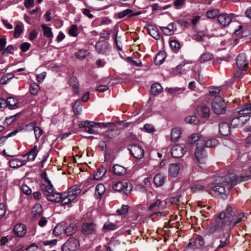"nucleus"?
Returning <instances> with one entry per match:
<instances>
[{
	"label": "nucleus",
	"instance_id": "774afa93",
	"mask_svg": "<svg viewBox=\"0 0 251 251\" xmlns=\"http://www.w3.org/2000/svg\"><path fill=\"white\" fill-rule=\"evenodd\" d=\"M30 44L27 42H25L21 45L20 49L23 52H25L29 50Z\"/></svg>",
	"mask_w": 251,
	"mask_h": 251
},
{
	"label": "nucleus",
	"instance_id": "9d476101",
	"mask_svg": "<svg viewBox=\"0 0 251 251\" xmlns=\"http://www.w3.org/2000/svg\"><path fill=\"white\" fill-rule=\"evenodd\" d=\"M97 226L93 222H85L83 224L81 231L83 234L89 235L96 231Z\"/></svg>",
	"mask_w": 251,
	"mask_h": 251
},
{
	"label": "nucleus",
	"instance_id": "09e8293b",
	"mask_svg": "<svg viewBox=\"0 0 251 251\" xmlns=\"http://www.w3.org/2000/svg\"><path fill=\"white\" fill-rule=\"evenodd\" d=\"M18 131H19L18 130H15L8 133L6 136L1 137L0 138V146L5 142L8 138L15 135L18 132Z\"/></svg>",
	"mask_w": 251,
	"mask_h": 251
},
{
	"label": "nucleus",
	"instance_id": "e2e57ef3",
	"mask_svg": "<svg viewBox=\"0 0 251 251\" xmlns=\"http://www.w3.org/2000/svg\"><path fill=\"white\" fill-rule=\"evenodd\" d=\"M220 91V90L218 87L211 88L209 90V93L211 96H214L215 97L219 96L218 94H219Z\"/></svg>",
	"mask_w": 251,
	"mask_h": 251
},
{
	"label": "nucleus",
	"instance_id": "6ab92c4d",
	"mask_svg": "<svg viewBox=\"0 0 251 251\" xmlns=\"http://www.w3.org/2000/svg\"><path fill=\"white\" fill-rule=\"evenodd\" d=\"M147 30L148 34L156 40L160 38L158 28L156 26L150 25L147 27Z\"/></svg>",
	"mask_w": 251,
	"mask_h": 251
},
{
	"label": "nucleus",
	"instance_id": "423d86ee",
	"mask_svg": "<svg viewBox=\"0 0 251 251\" xmlns=\"http://www.w3.org/2000/svg\"><path fill=\"white\" fill-rule=\"evenodd\" d=\"M226 105L221 96L214 97L212 102V110L217 115L223 114L226 110Z\"/></svg>",
	"mask_w": 251,
	"mask_h": 251
},
{
	"label": "nucleus",
	"instance_id": "6e6552de",
	"mask_svg": "<svg viewBox=\"0 0 251 251\" xmlns=\"http://www.w3.org/2000/svg\"><path fill=\"white\" fill-rule=\"evenodd\" d=\"M128 149L131 154L136 159H140L144 156L145 151L143 148L138 145L129 146Z\"/></svg>",
	"mask_w": 251,
	"mask_h": 251
},
{
	"label": "nucleus",
	"instance_id": "5701e85b",
	"mask_svg": "<svg viewBox=\"0 0 251 251\" xmlns=\"http://www.w3.org/2000/svg\"><path fill=\"white\" fill-rule=\"evenodd\" d=\"M179 170L180 167L177 163H172L169 166V174L172 177H176Z\"/></svg>",
	"mask_w": 251,
	"mask_h": 251
},
{
	"label": "nucleus",
	"instance_id": "bb28decb",
	"mask_svg": "<svg viewBox=\"0 0 251 251\" xmlns=\"http://www.w3.org/2000/svg\"><path fill=\"white\" fill-rule=\"evenodd\" d=\"M39 152L37 146L35 145L27 153V159L29 161H34Z\"/></svg>",
	"mask_w": 251,
	"mask_h": 251
},
{
	"label": "nucleus",
	"instance_id": "ddd939ff",
	"mask_svg": "<svg viewBox=\"0 0 251 251\" xmlns=\"http://www.w3.org/2000/svg\"><path fill=\"white\" fill-rule=\"evenodd\" d=\"M26 126L33 130L35 139L37 141H38L43 134V131L39 127L36 126V123L35 122H30L26 125Z\"/></svg>",
	"mask_w": 251,
	"mask_h": 251
},
{
	"label": "nucleus",
	"instance_id": "20e7f679",
	"mask_svg": "<svg viewBox=\"0 0 251 251\" xmlns=\"http://www.w3.org/2000/svg\"><path fill=\"white\" fill-rule=\"evenodd\" d=\"M80 185H74L68 189L67 192L63 193L62 205H66L75 200L77 196L80 194Z\"/></svg>",
	"mask_w": 251,
	"mask_h": 251
},
{
	"label": "nucleus",
	"instance_id": "b1692460",
	"mask_svg": "<svg viewBox=\"0 0 251 251\" xmlns=\"http://www.w3.org/2000/svg\"><path fill=\"white\" fill-rule=\"evenodd\" d=\"M65 227V222H62L57 224L53 230V233L55 236H59L64 233Z\"/></svg>",
	"mask_w": 251,
	"mask_h": 251
},
{
	"label": "nucleus",
	"instance_id": "4c0bfd02",
	"mask_svg": "<svg viewBox=\"0 0 251 251\" xmlns=\"http://www.w3.org/2000/svg\"><path fill=\"white\" fill-rule=\"evenodd\" d=\"M166 58V55L163 52L158 53L154 60V62L156 65H161L165 60Z\"/></svg>",
	"mask_w": 251,
	"mask_h": 251
},
{
	"label": "nucleus",
	"instance_id": "412c9836",
	"mask_svg": "<svg viewBox=\"0 0 251 251\" xmlns=\"http://www.w3.org/2000/svg\"><path fill=\"white\" fill-rule=\"evenodd\" d=\"M219 133L223 136H227L230 133L229 125L225 122H221L219 125Z\"/></svg>",
	"mask_w": 251,
	"mask_h": 251
},
{
	"label": "nucleus",
	"instance_id": "4be33fe9",
	"mask_svg": "<svg viewBox=\"0 0 251 251\" xmlns=\"http://www.w3.org/2000/svg\"><path fill=\"white\" fill-rule=\"evenodd\" d=\"M96 49L100 53H105L108 48V44L105 41H100L96 43Z\"/></svg>",
	"mask_w": 251,
	"mask_h": 251
},
{
	"label": "nucleus",
	"instance_id": "603ef678",
	"mask_svg": "<svg viewBox=\"0 0 251 251\" xmlns=\"http://www.w3.org/2000/svg\"><path fill=\"white\" fill-rule=\"evenodd\" d=\"M219 11L217 9H213L206 12V16L209 19H213L216 17Z\"/></svg>",
	"mask_w": 251,
	"mask_h": 251
},
{
	"label": "nucleus",
	"instance_id": "c85d7f7f",
	"mask_svg": "<svg viewBox=\"0 0 251 251\" xmlns=\"http://www.w3.org/2000/svg\"><path fill=\"white\" fill-rule=\"evenodd\" d=\"M68 84L72 87L74 94H76L78 92V83L77 79L75 77H71L68 81Z\"/></svg>",
	"mask_w": 251,
	"mask_h": 251
},
{
	"label": "nucleus",
	"instance_id": "1a4fd4ad",
	"mask_svg": "<svg viewBox=\"0 0 251 251\" xmlns=\"http://www.w3.org/2000/svg\"><path fill=\"white\" fill-rule=\"evenodd\" d=\"M79 246L77 240L74 238H70L62 247V251H75Z\"/></svg>",
	"mask_w": 251,
	"mask_h": 251
},
{
	"label": "nucleus",
	"instance_id": "f704fd0d",
	"mask_svg": "<svg viewBox=\"0 0 251 251\" xmlns=\"http://www.w3.org/2000/svg\"><path fill=\"white\" fill-rule=\"evenodd\" d=\"M106 170L103 167L99 168L97 172L94 175V179L99 180L105 174Z\"/></svg>",
	"mask_w": 251,
	"mask_h": 251
},
{
	"label": "nucleus",
	"instance_id": "39448f33",
	"mask_svg": "<svg viewBox=\"0 0 251 251\" xmlns=\"http://www.w3.org/2000/svg\"><path fill=\"white\" fill-rule=\"evenodd\" d=\"M109 123H96L94 122L86 121L84 124H79V127L83 128L84 130L89 134H97L99 133L97 126H106Z\"/></svg>",
	"mask_w": 251,
	"mask_h": 251
},
{
	"label": "nucleus",
	"instance_id": "8fccbe9b",
	"mask_svg": "<svg viewBox=\"0 0 251 251\" xmlns=\"http://www.w3.org/2000/svg\"><path fill=\"white\" fill-rule=\"evenodd\" d=\"M14 48L12 45L8 46L2 52V55L4 56H8L9 54H13Z\"/></svg>",
	"mask_w": 251,
	"mask_h": 251
},
{
	"label": "nucleus",
	"instance_id": "9b49d317",
	"mask_svg": "<svg viewBox=\"0 0 251 251\" xmlns=\"http://www.w3.org/2000/svg\"><path fill=\"white\" fill-rule=\"evenodd\" d=\"M186 152V148L184 145L181 144L174 146L171 150L172 155L175 158H180Z\"/></svg>",
	"mask_w": 251,
	"mask_h": 251
},
{
	"label": "nucleus",
	"instance_id": "f3484780",
	"mask_svg": "<svg viewBox=\"0 0 251 251\" xmlns=\"http://www.w3.org/2000/svg\"><path fill=\"white\" fill-rule=\"evenodd\" d=\"M77 230V227L74 223L67 224L65 222L64 233L67 236H72Z\"/></svg>",
	"mask_w": 251,
	"mask_h": 251
},
{
	"label": "nucleus",
	"instance_id": "473e14b6",
	"mask_svg": "<svg viewBox=\"0 0 251 251\" xmlns=\"http://www.w3.org/2000/svg\"><path fill=\"white\" fill-rule=\"evenodd\" d=\"M203 143V146L206 148H212L218 145V140L215 138H212L209 140H207L204 142L202 140Z\"/></svg>",
	"mask_w": 251,
	"mask_h": 251
},
{
	"label": "nucleus",
	"instance_id": "f257e3e1",
	"mask_svg": "<svg viewBox=\"0 0 251 251\" xmlns=\"http://www.w3.org/2000/svg\"><path fill=\"white\" fill-rule=\"evenodd\" d=\"M236 215L232 206L229 204L227 205L226 208L216 217L213 225L209 229V233L213 234L219 230L231 231L237 224L246 218L245 213H240L237 216L236 220L232 224Z\"/></svg>",
	"mask_w": 251,
	"mask_h": 251
},
{
	"label": "nucleus",
	"instance_id": "58836bf2",
	"mask_svg": "<svg viewBox=\"0 0 251 251\" xmlns=\"http://www.w3.org/2000/svg\"><path fill=\"white\" fill-rule=\"evenodd\" d=\"M200 141L202 142L200 135L198 133L192 134L188 139V142L190 144H193L196 141L199 142Z\"/></svg>",
	"mask_w": 251,
	"mask_h": 251
},
{
	"label": "nucleus",
	"instance_id": "49530a36",
	"mask_svg": "<svg viewBox=\"0 0 251 251\" xmlns=\"http://www.w3.org/2000/svg\"><path fill=\"white\" fill-rule=\"evenodd\" d=\"M212 58L213 55L212 54L210 53H204L201 55L200 58V61L201 63H203L210 60Z\"/></svg>",
	"mask_w": 251,
	"mask_h": 251
},
{
	"label": "nucleus",
	"instance_id": "f8f14e48",
	"mask_svg": "<svg viewBox=\"0 0 251 251\" xmlns=\"http://www.w3.org/2000/svg\"><path fill=\"white\" fill-rule=\"evenodd\" d=\"M236 64L240 69H244L248 64V60L247 59V56L244 53L239 54L236 58Z\"/></svg>",
	"mask_w": 251,
	"mask_h": 251
},
{
	"label": "nucleus",
	"instance_id": "338daca9",
	"mask_svg": "<svg viewBox=\"0 0 251 251\" xmlns=\"http://www.w3.org/2000/svg\"><path fill=\"white\" fill-rule=\"evenodd\" d=\"M23 192L26 195H29L31 193V190L26 184H23L21 187Z\"/></svg>",
	"mask_w": 251,
	"mask_h": 251
},
{
	"label": "nucleus",
	"instance_id": "2f4dec72",
	"mask_svg": "<svg viewBox=\"0 0 251 251\" xmlns=\"http://www.w3.org/2000/svg\"><path fill=\"white\" fill-rule=\"evenodd\" d=\"M163 88L159 83L152 84L151 88V93L153 95H157L162 92Z\"/></svg>",
	"mask_w": 251,
	"mask_h": 251
},
{
	"label": "nucleus",
	"instance_id": "de8ad7c7",
	"mask_svg": "<svg viewBox=\"0 0 251 251\" xmlns=\"http://www.w3.org/2000/svg\"><path fill=\"white\" fill-rule=\"evenodd\" d=\"M185 121L186 123L197 125L199 123V119L195 116H190L187 117Z\"/></svg>",
	"mask_w": 251,
	"mask_h": 251
},
{
	"label": "nucleus",
	"instance_id": "680f3d73",
	"mask_svg": "<svg viewBox=\"0 0 251 251\" xmlns=\"http://www.w3.org/2000/svg\"><path fill=\"white\" fill-rule=\"evenodd\" d=\"M170 45L171 48L176 51L178 50L180 48L179 43L176 40L171 41Z\"/></svg>",
	"mask_w": 251,
	"mask_h": 251
},
{
	"label": "nucleus",
	"instance_id": "ea45409f",
	"mask_svg": "<svg viewBox=\"0 0 251 251\" xmlns=\"http://www.w3.org/2000/svg\"><path fill=\"white\" fill-rule=\"evenodd\" d=\"M15 76L14 74L8 73L6 74L1 77L0 83L2 85H5L7 83L9 80Z\"/></svg>",
	"mask_w": 251,
	"mask_h": 251
},
{
	"label": "nucleus",
	"instance_id": "7c9ffc66",
	"mask_svg": "<svg viewBox=\"0 0 251 251\" xmlns=\"http://www.w3.org/2000/svg\"><path fill=\"white\" fill-rule=\"evenodd\" d=\"M181 133L180 128H175L173 129L171 132V140L173 142H176L180 138Z\"/></svg>",
	"mask_w": 251,
	"mask_h": 251
},
{
	"label": "nucleus",
	"instance_id": "a18cd8bd",
	"mask_svg": "<svg viewBox=\"0 0 251 251\" xmlns=\"http://www.w3.org/2000/svg\"><path fill=\"white\" fill-rule=\"evenodd\" d=\"M89 54L88 51L86 50H80L78 51L76 54L75 56L77 58L79 59H84Z\"/></svg>",
	"mask_w": 251,
	"mask_h": 251
},
{
	"label": "nucleus",
	"instance_id": "6e6d98bb",
	"mask_svg": "<svg viewBox=\"0 0 251 251\" xmlns=\"http://www.w3.org/2000/svg\"><path fill=\"white\" fill-rule=\"evenodd\" d=\"M70 35L73 37H76L78 35L77 27L75 25H73L71 26V28L69 31Z\"/></svg>",
	"mask_w": 251,
	"mask_h": 251
},
{
	"label": "nucleus",
	"instance_id": "5fc2aeb1",
	"mask_svg": "<svg viewBox=\"0 0 251 251\" xmlns=\"http://www.w3.org/2000/svg\"><path fill=\"white\" fill-rule=\"evenodd\" d=\"M160 29L166 35H171L174 33L173 29L169 27L160 26Z\"/></svg>",
	"mask_w": 251,
	"mask_h": 251
},
{
	"label": "nucleus",
	"instance_id": "72a5a7b5",
	"mask_svg": "<svg viewBox=\"0 0 251 251\" xmlns=\"http://www.w3.org/2000/svg\"><path fill=\"white\" fill-rule=\"evenodd\" d=\"M105 191V188L104 186L102 184H99L96 187L95 195L97 196L98 199L100 198L102 195L104 194Z\"/></svg>",
	"mask_w": 251,
	"mask_h": 251
},
{
	"label": "nucleus",
	"instance_id": "c9c22d12",
	"mask_svg": "<svg viewBox=\"0 0 251 251\" xmlns=\"http://www.w3.org/2000/svg\"><path fill=\"white\" fill-rule=\"evenodd\" d=\"M41 189L43 191L47 192L49 194L53 192V186L50 180H48L46 183L43 184Z\"/></svg>",
	"mask_w": 251,
	"mask_h": 251
},
{
	"label": "nucleus",
	"instance_id": "37998d69",
	"mask_svg": "<svg viewBox=\"0 0 251 251\" xmlns=\"http://www.w3.org/2000/svg\"><path fill=\"white\" fill-rule=\"evenodd\" d=\"M39 89V86L37 83L33 82L31 84L30 86V92L32 95H36L38 94Z\"/></svg>",
	"mask_w": 251,
	"mask_h": 251
},
{
	"label": "nucleus",
	"instance_id": "864d4df0",
	"mask_svg": "<svg viewBox=\"0 0 251 251\" xmlns=\"http://www.w3.org/2000/svg\"><path fill=\"white\" fill-rule=\"evenodd\" d=\"M123 184L124 185V189H123V191H124L126 195H127L132 189V184L130 183L126 182H123Z\"/></svg>",
	"mask_w": 251,
	"mask_h": 251
},
{
	"label": "nucleus",
	"instance_id": "0e129e2a",
	"mask_svg": "<svg viewBox=\"0 0 251 251\" xmlns=\"http://www.w3.org/2000/svg\"><path fill=\"white\" fill-rule=\"evenodd\" d=\"M116 227V225L112 223L106 222L104 224L103 228L106 229H115Z\"/></svg>",
	"mask_w": 251,
	"mask_h": 251
},
{
	"label": "nucleus",
	"instance_id": "a19ab883",
	"mask_svg": "<svg viewBox=\"0 0 251 251\" xmlns=\"http://www.w3.org/2000/svg\"><path fill=\"white\" fill-rule=\"evenodd\" d=\"M228 232H229L228 231ZM226 234V236L224 241H220V244L218 246L217 249L223 248L226 247L227 245H228L230 243L229 238H230V234L229 233H226L224 234V236H225Z\"/></svg>",
	"mask_w": 251,
	"mask_h": 251
},
{
	"label": "nucleus",
	"instance_id": "69168bd1",
	"mask_svg": "<svg viewBox=\"0 0 251 251\" xmlns=\"http://www.w3.org/2000/svg\"><path fill=\"white\" fill-rule=\"evenodd\" d=\"M32 212L35 214L36 213L37 214H40L42 212V208L40 204H36L35 205Z\"/></svg>",
	"mask_w": 251,
	"mask_h": 251
},
{
	"label": "nucleus",
	"instance_id": "79ce46f5",
	"mask_svg": "<svg viewBox=\"0 0 251 251\" xmlns=\"http://www.w3.org/2000/svg\"><path fill=\"white\" fill-rule=\"evenodd\" d=\"M81 100H77L73 105V109L75 114H79L81 111Z\"/></svg>",
	"mask_w": 251,
	"mask_h": 251
},
{
	"label": "nucleus",
	"instance_id": "f03ea898",
	"mask_svg": "<svg viewBox=\"0 0 251 251\" xmlns=\"http://www.w3.org/2000/svg\"><path fill=\"white\" fill-rule=\"evenodd\" d=\"M250 178V176H241L237 177L234 173H228L227 175L216 178L215 185L213 187V189L216 194L220 196L222 199H226L227 198L225 193L226 188L228 190L231 189L237 183L246 181Z\"/></svg>",
	"mask_w": 251,
	"mask_h": 251
},
{
	"label": "nucleus",
	"instance_id": "2eb2a0df",
	"mask_svg": "<svg viewBox=\"0 0 251 251\" xmlns=\"http://www.w3.org/2000/svg\"><path fill=\"white\" fill-rule=\"evenodd\" d=\"M197 111L200 115L204 118L208 119L210 116V109L204 104L198 106Z\"/></svg>",
	"mask_w": 251,
	"mask_h": 251
},
{
	"label": "nucleus",
	"instance_id": "dca6fc26",
	"mask_svg": "<svg viewBox=\"0 0 251 251\" xmlns=\"http://www.w3.org/2000/svg\"><path fill=\"white\" fill-rule=\"evenodd\" d=\"M47 199L51 201H53L55 202H61L62 204L63 201V193H54L52 192L47 195Z\"/></svg>",
	"mask_w": 251,
	"mask_h": 251
},
{
	"label": "nucleus",
	"instance_id": "aec40b11",
	"mask_svg": "<svg viewBox=\"0 0 251 251\" xmlns=\"http://www.w3.org/2000/svg\"><path fill=\"white\" fill-rule=\"evenodd\" d=\"M118 135V131L116 129L107 130L103 133V139L106 142L109 141L111 139L116 137Z\"/></svg>",
	"mask_w": 251,
	"mask_h": 251
},
{
	"label": "nucleus",
	"instance_id": "7ed1b4c3",
	"mask_svg": "<svg viewBox=\"0 0 251 251\" xmlns=\"http://www.w3.org/2000/svg\"><path fill=\"white\" fill-rule=\"evenodd\" d=\"M239 116L233 118L231 125L234 127H242L250 119L249 114L251 113V103L244 105L242 109L238 111Z\"/></svg>",
	"mask_w": 251,
	"mask_h": 251
},
{
	"label": "nucleus",
	"instance_id": "cd10ccee",
	"mask_svg": "<svg viewBox=\"0 0 251 251\" xmlns=\"http://www.w3.org/2000/svg\"><path fill=\"white\" fill-rule=\"evenodd\" d=\"M165 176L161 174H156L153 178V182L157 186H161L164 184Z\"/></svg>",
	"mask_w": 251,
	"mask_h": 251
},
{
	"label": "nucleus",
	"instance_id": "bf43d9fd",
	"mask_svg": "<svg viewBox=\"0 0 251 251\" xmlns=\"http://www.w3.org/2000/svg\"><path fill=\"white\" fill-rule=\"evenodd\" d=\"M166 90L168 92H169L171 94H176L179 91H180L181 92L184 91L185 90V88H184L175 87V88H167Z\"/></svg>",
	"mask_w": 251,
	"mask_h": 251
},
{
	"label": "nucleus",
	"instance_id": "4d7b16f0",
	"mask_svg": "<svg viewBox=\"0 0 251 251\" xmlns=\"http://www.w3.org/2000/svg\"><path fill=\"white\" fill-rule=\"evenodd\" d=\"M131 13H132V10L127 9L119 12L118 13V17L119 18L121 19L127 15H129V16H130V15L131 14Z\"/></svg>",
	"mask_w": 251,
	"mask_h": 251
},
{
	"label": "nucleus",
	"instance_id": "13d9d810",
	"mask_svg": "<svg viewBox=\"0 0 251 251\" xmlns=\"http://www.w3.org/2000/svg\"><path fill=\"white\" fill-rule=\"evenodd\" d=\"M128 207L126 205H123L122 207L117 210V212L118 214H125L128 212Z\"/></svg>",
	"mask_w": 251,
	"mask_h": 251
},
{
	"label": "nucleus",
	"instance_id": "c756f323",
	"mask_svg": "<svg viewBox=\"0 0 251 251\" xmlns=\"http://www.w3.org/2000/svg\"><path fill=\"white\" fill-rule=\"evenodd\" d=\"M7 105L10 109H16L18 107V100L14 97H9L7 100Z\"/></svg>",
	"mask_w": 251,
	"mask_h": 251
},
{
	"label": "nucleus",
	"instance_id": "0eeeda50",
	"mask_svg": "<svg viewBox=\"0 0 251 251\" xmlns=\"http://www.w3.org/2000/svg\"><path fill=\"white\" fill-rule=\"evenodd\" d=\"M195 158L200 164H204L206 161V154L203 143L201 141L197 142L194 152Z\"/></svg>",
	"mask_w": 251,
	"mask_h": 251
},
{
	"label": "nucleus",
	"instance_id": "3c124183",
	"mask_svg": "<svg viewBox=\"0 0 251 251\" xmlns=\"http://www.w3.org/2000/svg\"><path fill=\"white\" fill-rule=\"evenodd\" d=\"M23 27L19 25H17L14 28V36L15 38L20 37L23 32Z\"/></svg>",
	"mask_w": 251,
	"mask_h": 251
},
{
	"label": "nucleus",
	"instance_id": "a878e982",
	"mask_svg": "<svg viewBox=\"0 0 251 251\" xmlns=\"http://www.w3.org/2000/svg\"><path fill=\"white\" fill-rule=\"evenodd\" d=\"M10 166L13 168H16L25 165L26 164L25 161L14 158L9 161Z\"/></svg>",
	"mask_w": 251,
	"mask_h": 251
},
{
	"label": "nucleus",
	"instance_id": "393cba45",
	"mask_svg": "<svg viewBox=\"0 0 251 251\" xmlns=\"http://www.w3.org/2000/svg\"><path fill=\"white\" fill-rule=\"evenodd\" d=\"M113 173L117 176H124L126 174V170L122 166L115 164L113 167Z\"/></svg>",
	"mask_w": 251,
	"mask_h": 251
},
{
	"label": "nucleus",
	"instance_id": "a211bd4d",
	"mask_svg": "<svg viewBox=\"0 0 251 251\" xmlns=\"http://www.w3.org/2000/svg\"><path fill=\"white\" fill-rule=\"evenodd\" d=\"M219 24L223 26H227L231 22V19L227 14H220L217 17Z\"/></svg>",
	"mask_w": 251,
	"mask_h": 251
},
{
	"label": "nucleus",
	"instance_id": "4468645a",
	"mask_svg": "<svg viewBox=\"0 0 251 251\" xmlns=\"http://www.w3.org/2000/svg\"><path fill=\"white\" fill-rule=\"evenodd\" d=\"M13 232L17 236L22 237L26 232V226L22 224H17L13 228Z\"/></svg>",
	"mask_w": 251,
	"mask_h": 251
},
{
	"label": "nucleus",
	"instance_id": "e433bc0d",
	"mask_svg": "<svg viewBox=\"0 0 251 251\" xmlns=\"http://www.w3.org/2000/svg\"><path fill=\"white\" fill-rule=\"evenodd\" d=\"M205 37V35L203 31H202L197 32L196 34L193 35L192 36L193 39L196 40L197 42L203 41Z\"/></svg>",
	"mask_w": 251,
	"mask_h": 251
},
{
	"label": "nucleus",
	"instance_id": "c03bdc74",
	"mask_svg": "<svg viewBox=\"0 0 251 251\" xmlns=\"http://www.w3.org/2000/svg\"><path fill=\"white\" fill-rule=\"evenodd\" d=\"M42 27L44 31V35L45 36L48 38H51L52 37V33L50 27L47 26L45 25H43Z\"/></svg>",
	"mask_w": 251,
	"mask_h": 251
},
{
	"label": "nucleus",
	"instance_id": "052dcab7",
	"mask_svg": "<svg viewBox=\"0 0 251 251\" xmlns=\"http://www.w3.org/2000/svg\"><path fill=\"white\" fill-rule=\"evenodd\" d=\"M113 188L117 191H121L124 189V185L123 184L122 182L119 181L114 184Z\"/></svg>",
	"mask_w": 251,
	"mask_h": 251
}]
</instances>
